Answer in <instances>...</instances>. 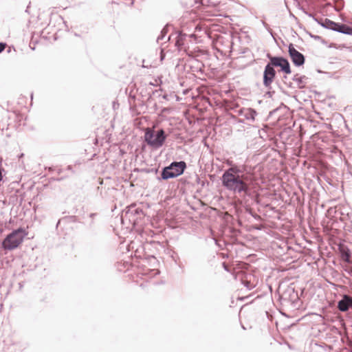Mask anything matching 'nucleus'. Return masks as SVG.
Masks as SVG:
<instances>
[{
    "instance_id": "obj_1",
    "label": "nucleus",
    "mask_w": 352,
    "mask_h": 352,
    "mask_svg": "<svg viewBox=\"0 0 352 352\" xmlns=\"http://www.w3.org/2000/svg\"><path fill=\"white\" fill-rule=\"evenodd\" d=\"M221 182L223 187L234 194H248L250 191L249 177H234L222 175Z\"/></svg>"
},
{
    "instance_id": "obj_2",
    "label": "nucleus",
    "mask_w": 352,
    "mask_h": 352,
    "mask_svg": "<svg viewBox=\"0 0 352 352\" xmlns=\"http://www.w3.org/2000/svg\"><path fill=\"white\" fill-rule=\"evenodd\" d=\"M25 229L19 228L9 234L3 240L2 246L5 250H14L16 248L27 235Z\"/></svg>"
},
{
    "instance_id": "obj_3",
    "label": "nucleus",
    "mask_w": 352,
    "mask_h": 352,
    "mask_svg": "<svg viewBox=\"0 0 352 352\" xmlns=\"http://www.w3.org/2000/svg\"><path fill=\"white\" fill-rule=\"evenodd\" d=\"M166 138V135L162 129L155 131L148 128L144 133V140L147 144L155 148H160L164 143Z\"/></svg>"
},
{
    "instance_id": "obj_4",
    "label": "nucleus",
    "mask_w": 352,
    "mask_h": 352,
    "mask_svg": "<svg viewBox=\"0 0 352 352\" xmlns=\"http://www.w3.org/2000/svg\"><path fill=\"white\" fill-rule=\"evenodd\" d=\"M186 168V164L184 161L173 162L168 166L163 168L162 178L168 179L178 177L183 174Z\"/></svg>"
},
{
    "instance_id": "obj_5",
    "label": "nucleus",
    "mask_w": 352,
    "mask_h": 352,
    "mask_svg": "<svg viewBox=\"0 0 352 352\" xmlns=\"http://www.w3.org/2000/svg\"><path fill=\"white\" fill-rule=\"evenodd\" d=\"M267 57L270 59V64L274 68V67H280V72L287 74H291L290 65L289 61L282 56H272L267 54Z\"/></svg>"
},
{
    "instance_id": "obj_6",
    "label": "nucleus",
    "mask_w": 352,
    "mask_h": 352,
    "mask_svg": "<svg viewBox=\"0 0 352 352\" xmlns=\"http://www.w3.org/2000/svg\"><path fill=\"white\" fill-rule=\"evenodd\" d=\"M288 52L293 63L296 66L299 67L305 63V58L304 55L295 49L293 44H289Z\"/></svg>"
},
{
    "instance_id": "obj_7",
    "label": "nucleus",
    "mask_w": 352,
    "mask_h": 352,
    "mask_svg": "<svg viewBox=\"0 0 352 352\" xmlns=\"http://www.w3.org/2000/svg\"><path fill=\"white\" fill-rule=\"evenodd\" d=\"M276 71L270 63H267L263 72V85L267 88H271V85L275 78Z\"/></svg>"
},
{
    "instance_id": "obj_8",
    "label": "nucleus",
    "mask_w": 352,
    "mask_h": 352,
    "mask_svg": "<svg viewBox=\"0 0 352 352\" xmlns=\"http://www.w3.org/2000/svg\"><path fill=\"white\" fill-rule=\"evenodd\" d=\"M338 308L340 311L345 312L352 308V297L344 294L342 298L338 302Z\"/></svg>"
},
{
    "instance_id": "obj_9",
    "label": "nucleus",
    "mask_w": 352,
    "mask_h": 352,
    "mask_svg": "<svg viewBox=\"0 0 352 352\" xmlns=\"http://www.w3.org/2000/svg\"><path fill=\"white\" fill-rule=\"evenodd\" d=\"M230 175L234 177H248L246 174H244V168L237 166H231L223 173V175L226 176Z\"/></svg>"
},
{
    "instance_id": "obj_10",
    "label": "nucleus",
    "mask_w": 352,
    "mask_h": 352,
    "mask_svg": "<svg viewBox=\"0 0 352 352\" xmlns=\"http://www.w3.org/2000/svg\"><path fill=\"white\" fill-rule=\"evenodd\" d=\"M334 31L345 34L352 35V28L345 24L336 23V27L335 28Z\"/></svg>"
},
{
    "instance_id": "obj_11",
    "label": "nucleus",
    "mask_w": 352,
    "mask_h": 352,
    "mask_svg": "<svg viewBox=\"0 0 352 352\" xmlns=\"http://www.w3.org/2000/svg\"><path fill=\"white\" fill-rule=\"evenodd\" d=\"M243 112H244V117L247 120H249L251 122H254L255 117L257 115V113L254 109H251V108H248V109H244Z\"/></svg>"
},
{
    "instance_id": "obj_12",
    "label": "nucleus",
    "mask_w": 352,
    "mask_h": 352,
    "mask_svg": "<svg viewBox=\"0 0 352 352\" xmlns=\"http://www.w3.org/2000/svg\"><path fill=\"white\" fill-rule=\"evenodd\" d=\"M339 250L342 259L346 263H350L351 252L349 250L344 246L340 247Z\"/></svg>"
},
{
    "instance_id": "obj_13",
    "label": "nucleus",
    "mask_w": 352,
    "mask_h": 352,
    "mask_svg": "<svg viewBox=\"0 0 352 352\" xmlns=\"http://www.w3.org/2000/svg\"><path fill=\"white\" fill-rule=\"evenodd\" d=\"M307 78L305 76H299L296 74L294 76L292 80L296 82L298 88L302 89L305 86L306 80Z\"/></svg>"
},
{
    "instance_id": "obj_14",
    "label": "nucleus",
    "mask_w": 352,
    "mask_h": 352,
    "mask_svg": "<svg viewBox=\"0 0 352 352\" xmlns=\"http://www.w3.org/2000/svg\"><path fill=\"white\" fill-rule=\"evenodd\" d=\"M320 23L322 27L333 31L335 30V28L336 27V23L328 19H325L322 22Z\"/></svg>"
},
{
    "instance_id": "obj_15",
    "label": "nucleus",
    "mask_w": 352,
    "mask_h": 352,
    "mask_svg": "<svg viewBox=\"0 0 352 352\" xmlns=\"http://www.w3.org/2000/svg\"><path fill=\"white\" fill-rule=\"evenodd\" d=\"M186 36L187 35L186 34H183V33H179L177 35L176 41H175V45L178 48H180L182 46H183L184 45V40H185Z\"/></svg>"
},
{
    "instance_id": "obj_16",
    "label": "nucleus",
    "mask_w": 352,
    "mask_h": 352,
    "mask_svg": "<svg viewBox=\"0 0 352 352\" xmlns=\"http://www.w3.org/2000/svg\"><path fill=\"white\" fill-rule=\"evenodd\" d=\"M166 34H167V29L166 28H164L162 30L160 34L157 36V41L159 43L160 41H163L164 40H165Z\"/></svg>"
},
{
    "instance_id": "obj_17",
    "label": "nucleus",
    "mask_w": 352,
    "mask_h": 352,
    "mask_svg": "<svg viewBox=\"0 0 352 352\" xmlns=\"http://www.w3.org/2000/svg\"><path fill=\"white\" fill-rule=\"evenodd\" d=\"M126 212L131 213V214H139V213H142V210L140 209H138V208H135L134 207L131 206L129 208V209L128 210V211Z\"/></svg>"
},
{
    "instance_id": "obj_18",
    "label": "nucleus",
    "mask_w": 352,
    "mask_h": 352,
    "mask_svg": "<svg viewBox=\"0 0 352 352\" xmlns=\"http://www.w3.org/2000/svg\"><path fill=\"white\" fill-rule=\"evenodd\" d=\"M4 169L0 166V182L3 179V173Z\"/></svg>"
},
{
    "instance_id": "obj_19",
    "label": "nucleus",
    "mask_w": 352,
    "mask_h": 352,
    "mask_svg": "<svg viewBox=\"0 0 352 352\" xmlns=\"http://www.w3.org/2000/svg\"><path fill=\"white\" fill-rule=\"evenodd\" d=\"M6 45L0 43V53L5 49Z\"/></svg>"
},
{
    "instance_id": "obj_20",
    "label": "nucleus",
    "mask_w": 352,
    "mask_h": 352,
    "mask_svg": "<svg viewBox=\"0 0 352 352\" xmlns=\"http://www.w3.org/2000/svg\"><path fill=\"white\" fill-rule=\"evenodd\" d=\"M244 109H241L240 110H239V115L244 116Z\"/></svg>"
},
{
    "instance_id": "obj_21",
    "label": "nucleus",
    "mask_w": 352,
    "mask_h": 352,
    "mask_svg": "<svg viewBox=\"0 0 352 352\" xmlns=\"http://www.w3.org/2000/svg\"><path fill=\"white\" fill-rule=\"evenodd\" d=\"M94 216H95V214H94V213H91V214H89V217H90L91 218H93Z\"/></svg>"
},
{
    "instance_id": "obj_22",
    "label": "nucleus",
    "mask_w": 352,
    "mask_h": 352,
    "mask_svg": "<svg viewBox=\"0 0 352 352\" xmlns=\"http://www.w3.org/2000/svg\"><path fill=\"white\" fill-rule=\"evenodd\" d=\"M223 266H224V269H225L226 270H228V268H227V267L226 266L225 263H223Z\"/></svg>"
}]
</instances>
